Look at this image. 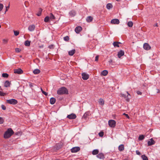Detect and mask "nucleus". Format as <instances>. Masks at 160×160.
<instances>
[{"instance_id":"nucleus-1","label":"nucleus","mask_w":160,"mask_h":160,"mask_svg":"<svg viewBox=\"0 0 160 160\" xmlns=\"http://www.w3.org/2000/svg\"><path fill=\"white\" fill-rule=\"evenodd\" d=\"M13 133L14 132L12 129V128H9L5 132L4 134V138L5 139L9 138Z\"/></svg>"},{"instance_id":"nucleus-2","label":"nucleus","mask_w":160,"mask_h":160,"mask_svg":"<svg viewBox=\"0 0 160 160\" xmlns=\"http://www.w3.org/2000/svg\"><path fill=\"white\" fill-rule=\"evenodd\" d=\"M57 93L59 95L68 94V89L65 87H62L59 88L57 91Z\"/></svg>"},{"instance_id":"nucleus-3","label":"nucleus","mask_w":160,"mask_h":160,"mask_svg":"<svg viewBox=\"0 0 160 160\" xmlns=\"http://www.w3.org/2000/svg\"><path fill=\"white\" fill-rule=\"evenodd\" d=\"M63 145V142L62 141H61L60 142L57 144L54 147L55 150H58L61 148Z\"/></svg>"},{"instance_id":"nucleus-4","label":"nucleus","mask_w":160,"mask_h":160,"mask_svg":"<svg viewBox=\"0 0 160 160\" xmlns=\"http://www.w3.org/2000/svg\"><path fill=\"white\" fill-rule=\"evenodd\" d=\"M7 103L12 105H16L17 104L18 102L17 100L14 99H11L7 100L6 101Z\"/></svg>"},{"instance_id":"nucleus-5","label":"nucleus","mask_w":160,"mask_h":160,"mask_svg":"<svg viewBox=\"0 0 160 160\" xmlns=\"http://www.w3.org/2000/svg\"><path fill=\"white\" fill-rule=\"evenodd\" d=\"M116 122L114 120H110L108 121V124L111 127H115L116 126Z\"/></svg>"},{"instance_id":"nucleus-6","label":"nucleus","mask_w":160,"mask_h":160,"mask_svg":"<svg viewBox=\"0 0 160 160\" xmlns=\"http://www.w3.org/2000/svg\"><path fill=\"white\" fill-rule=\"evenodd\" d=\"M14 73L19 74H21L23 72V71L20 68L14 69Z\"/></svg>"},{"instance_id":"nucleus-7","label":"nucleus","mask_w":160,"mask_h":160,"mask_svg":"<svg viewBox=\"0 0 160 160\" xmlns=\"http://www.w3.org/2000/svg\"><path fill=\"white\" fill-rule=\"evenodd\" d=\"M80 150V148L78 147H74L71 149L72 152L75 153L79 151Z\"/></svg>"},{"instance_id":"nucleus-8","label":"nucleus","mask_w":160,"mask_h":160,"mask_svg":"<svg viewBox=\"0 0 160 160\" xmlns=\"http://www.w3.org/2000/svg\"><path fill=\"white\" fill-rule=\"evenodd\" d=\"M76 115L74 113H72L67 116V118L70 119H73L76 118Z\"/></svg>"},{"instance_id":"nucleus-9","label":"nucleus","mask_w":160,"mask_h":160,"mask_svg":"<svg viewBox=\"0 0 160 160\" xmlns=\"http://www.w3.org/2000/svg\"><path fill=\"white\" fill-rule=\"evenodd\" d=\"M91 115V113L90 112H86L82 117V119H84L85 120H86L87 117L88 116H90Z\"/></svg>"},{"instance_id":"nucleus-10","label":"nucleus","mask_w":160,"mask_h":160,"mask_svg":"<svg viewBox=\"0 0 160 160\" xmlns=\"http://www.w3.org/2000/svg\"><path fill=\"white\" fill-rule=\"evenodd\" d=\"M82 78L84 80H87L89 77V76L88 74L84 72L82 74Z\"/></svg>"},{"instance_id":"nucleus-11","label":"nucleus","mask_w":160,"mask_h":160,"mask_svg":"<svg viewBox=\"0 0 160 160\" xmlns=\"http://www.w3.org/2000/svg\"><path fill=\"white\" fill-rule=\"evenodd\" d=\"M155 143V141L152 138L150 139L149 141H148V146H151L154 144Z\"/></svg>"},{"instance_id":"nucleus-12","label":"nucleus","mask_w":160,"mask_h":160,"mask_svg":"<svg viewBox=\"0 0 160 160\" xmlns=\"http://www.w3.org/2000/svg\"><path fill=\"white\" fill-rule=\"evenodd\" d=\"M143 47L146 50H149L151 48L150 46L147 43H145L144 44Z\"/></svg>"},{"instance_id":"nucleus-13","label":"nucleus","mask_w":160,"mask_h":160,"mask_svg":"<svg viewBox=\"0 0 160 160\" xmlns=\"http://www.w3.org/2000/svg\"><path fill=\"white\" fill-rule=\"evenodd\" d=\"M111 23L114 24H118L119 22V20L118 19H114L111 20Z\"/></svg>"},{"instance_id":"nucleus-14","label":"nucleus","mask_w":160,"mask_h":160,"mask_svg":"<svg viewBox=\"0 0 160 160\" xmlns=\"http://www.w3.org/2000/svg\"><path fill=\"white\" fill-rule=\"evenodd\" d=\"M82 28L81 26H78L76 27L75 29V31L76 33H79L81 31Z\"/></svg>"},{"instance_id":"nucleus-15","label":"nucleus","mask_w":160,"mask_h":160,"mask_svg":"<svg viewBox=\"0 0 160 160\" xmlns=\"http://www.w3.org/2000/svg\"><path fill=\"white\" fill-rule=\"evenodd\" d=\"M124 52L122 50H121L118 52V58H120L122 56L124 55Z\"/></svg>"},{"instance_id":"nucleus-16","label":"nucleus","mask_w":160,"mask_h":160,"mask_svg":"<svg viewBox=\"0 0 160 160\" xmlns=\"http://www.w3.org/2000/svg\"><path fill=\"white\" fill-rule=\"evenodd\" d=\"M97 157L100 159H103L105 158L104 155L102 153H99L97 155Z\"/></svg>"},{"instance_id":"nucleus-17","label":"nucleus","mask_w":160,"mask_h":160,"mask_svg":"<svg viewBox=\"0 0 160 160\" xmlns=\"http://www.w3.org/2000/svg\"><path fill=\"white\" fill-rule=\"evenodd\" d=\"M10 84H11L10 82H9L7 80L4 82V86L5 87H8L10 86Z\"/></svg>"},{"instance_id":"nucleus-18","label":"nucleus","mask_w":160,"mask_h":160,"mask_svg":"<svg viewBox=\"0 0 160 160\" xmlns=\"http://www.w3.org/2000/svg\"><path fill=\"white\" fill-rule=\"evenodd\" d=\"M35 28V26L34 25H30L28 28V30L30 31H33Z\"/></svg>"},{"instance_id":"nucleus-19","label":"nucleus","mask_w":160,"mask_h":160,"mask_svg":"<svg viewBox=\"0 0 160 160\" xmlns=\"http://www.w3.org/2000/svg\"><path fill=\"white\" fill-rule=\"evenodd\" d=\"M69 14L71 17H74L76 14V12L74 10H72L69 12Z\"/></svg>"},{"instance_id":"nucleus-20","label":"nucleus","mask_w":160,"mask_h":160,"mask_svg":"<svg viewBox=\"0 0 160 160\" xmlns=\"http://www.w3.org/2000/svg\"><path fill=\"white\" fill-rule=\"evenodd\" d=\"M124 149V146L123 144H121L118 147V150L120 151H122Z\"/></svg>"},{"instance_id":"nucleus-21","label":"nucleus","mask_w":160,"mask_h":160,"mask_svg":"<svg viewBox=\"0 0 160 160\" xmlns=\"http://www.w3.org/2000/svg\"><path fill=\"white\" fill-rule=\"evenodd\" d=\"M93 18L91 16H88L86 18V21L88 22H91Z\"/></svg>"},{"instance_id":"nucleus-22","label":"nucleus","mask_w":160,"mask_h":160,"mask_svg":"<svg viewBox=\"0 0 160 160\" xmlns=\"http://www.w3.org/2000/svg\"><path fill=\"white\" fill-rule=\"evenodd\" d=\"M56 99L54 98H51L50 99V102L51 104H53L56 102Z\"/></svg>"},{"instance_id":"nucleus-23","label":"nucleus","mask_w":160,"mask_h":160,"mask_svg":"<svg viewBox=\"0 0 160 160\" xmlns=\"http://www.w3.org/2000/svg\"><path fill=\"white\" fill-rule=\"evenodd\" d=\"M121 43L119 42H113V45L115 47H119V44H121Z\"/></svg>"},{"instance_id":"nucleus-24","label":"nucleus","mask_w":160,"mask_h":160,"mask_svg":"<svg viewBox=\"0 0 160 160\" xmlns=\"http://www.w3.org/2000/svg\"><path fill=\"white\" fill-rule=\"evenodd\" d=\"M98 152H99V150L97 149H94L92 151V154L93 155H97V154H98Z\"/></svg>"},{"instance_id":"nucleus-25","label":"nucleus","mask_w":160,"mask_h":160,"mask_svg":"<svg viewBox=\"0 0 160 160\" xmlns=\"http://www.w3.org/2000/svg\"><path fill=\"white\" fill-rule=\"evenodd\" d=\"M75 49L72 50L68 52V54L70 56H72L75 53Z\"/></svg>"},{"instance_id":"nucleus-26","label":"nucleus","mask_w":160,"mask_h":160,"mask_svg":"<svg viewBox=\"0 0 160 160\" xmlns=\"http://www.w3.org/2000/svg\"><path fill=\"white\" fill-rule=\"evenodd\" d=\"M31 41L28 40L24 42V45L26 46H30Z\"/></svg>"},{"instance_id":"nucleus-27","label":"nucleus","mask_w":160,"mask_h":160,"mask_svg":"<svg viewBox=\"0 0 160 160\" xmlns=\"http://www.w3.org/2000/svg\"><path fill=\"white\" fill-rule=\"evenodd\" d=\"M108 72L107 70H104L101 72V74L103 76H105L107 75Z\"/></svg>"},{"instance_id":"nucleus-28","label":"nucleus","mask_w":160,"mask_h":160,"mask_svg":"<svg viewBox=\"0 0 160 160\" xmlns=\"http://www.w3.org/2000/svg\"><path fill=\"white\" fill-rule=\"evenodd\" d=\"M99 103L101 105H103L104 104V102L103 99L100 98L99 99Z\"/></svg>"},{"instance_id":"nucleus-29","label":"nucleus","mask_w":160,"mask_h":160,"mask_svg":"<svg viewBox=\"0 0 160 160\" xmlns=\"http://www.w3.org/2000/svg\"><path fill=\"white\" fill-rule=\"evenodd\" d=\"M145 138V136L143 135H140L138 137L139 140H142L144 139Z\"/></svg>"},{"instance_id":"nucleus-30","label":"nucleus","mask_w":160,"mask_h":160,"mask_svg":"<svg viewBox=\"0 0 160 160\" xmlns=\"http://www.w3.org/2000/svg\"><path fill=\"white\" fill-rule=\"evenodd\" d=\"M126 93L127 94V96L126 95L124 94L121 93V95L122 97H124L125 98H127V97H128V95H130L128 92H126Z\"/></svg>"},{"instance_id":"nucleus-31","label":"nucleus","mask_w":160,"mask_h":160,"mask_svg":"<svg viewBox=\"0 0 160 160\" xmlns=\"http://www.w3.org/2000/svg\"><path fill=\"white\" fill-rule=\"evenodd\" d=\"M42 9L41 8H40L38 10V13L37 14V15L38 16H40L42 14Z\"/></svg>"},{"instance_id":"nucleus-32","label":"nucleus","mask_w":160,"mask_h":160,"mask_svg":"<svg viewBox=\"0 0 160 160\" xmlns=\"http://www.w3.org/2000/svg\"><path fill=\"white\" fill-rule=\"evenodd\" d=\"M106 7L108 9H109L112 8V6L111 3H108L107 4Z\"/></svg>"},{"instance_id":"nucleus-33","label":"nucleus","mask_w":160,"mask_h":160,"mask_svg":"<svg viewBox=\"0 0 160 160\" xmlns=\"http://www.w3.org/2000/svg\"><path fill=\"white\" fill-rule=\"evenodd\" d=\"M50 19L51 20H54L55 19V17L54 15L52 13H51L49 17Z\"/></svg>"},{"instance_id":"nucleus-34","label":"nucleus","mask_w":160,"mask_h":160,"mask_svg":"<svg viewBox=\"0 0 160 160\" xmlns=\"http://www.w3.org/2000/svg\"><path fill=\"white\" fill-rule=\"evenodd\" d=\"M40 70L38 69H36L33 71V73L34 74H38L40 72Z\"/></svg>"},{"instance_id":"nucleus-35","label":"nucleus","mask_w":160,"mask_h":160,"mask_svg":"<svg viewBox=\"0 0 160 160\" xmlns=\"http://www.w3.org/2000/svg\"><path fill=\"white\" fill-rule=\"evenodd\" d=\"M133 25V23L132 21H129L127 23V25L130 27H132Z\"/></svg>"},{"instance_id":"nucleus-36","label":"nucleus","mask_w":160,"mask_h":160,"mask_svg":"<svg viewBox=\"0 0 160 160\" xmlns=\"http://www.w3.org/2000/svg\"><path fill=\"white\" fill-rule=\"evenodd\" d=\"M143 160H148V157L145 155H143L141 156Z\"/></svg>"},{"instance_id":"nucleus-37","label":"nucleus","mask_w":160,"mask_h":160,"mask_svg":"<svg viewBox=\"0 0 160 160\" xmlns=\"http://www.w3.org/2000/svg\"><path fill=\"white\" fill-rule=\"evenodd\" d=\"M50 19V18L49 17L47 16L44 19V21L45 22H48L49 21V20Z\"/></svg>"},{"instance_id":"nucleus-38","label":"nucleus","mask_w":160,"mask_h":160,"mask_svg":"<svg viewBox=\"0 0 160 160\" xmlns=\"http://www.w3.org/2000/svg\"><path fill=\"white\" fill-rule=\"evenodd\" d=\"M2 77L4 78H7L8 77V74L7 73H3L2 74Z\"/></svg>"},{"instance_id":"nucleus-39","label":"nucleus","mask_w":160,"mask_h":160,"mask_svg":"<svg viewBox=\"0 0 160 160\" xmlns=\"http://www.w3.org/2000/svg\"><path fill=\"white\" fill-rule=\"evenodd\" d=\"M98 135L100 137H102L103 136L104 132L102 131H101L99 133Z\"/></svg>"},{"instance_id":"nucleus-40","label":"nucleus","mask_w":160,"mask_h":160,"mask_svg":"<svg viewBox=\"0 0 160 160\" xmlns=\"http://www.w3.org/2000/svg\"><path fill=\"white\" fill-rule=\"evenodd\" d=\"M64 40L66 41H68L69 40V37L68 36H66L64 38Z\"/></svg>"},{"instance_id":"nucleus-41","label":"nucleus","mask_w":160,"mask_h":160,"mask_svg":"<svg viewBox=\"0 0 160 160\" xmlns=\"http://www.w3.org/2000/svg\"><path fill=\"white\" fill-rule=\"evenodd\" d=\"M8 42V40L6 39H3L2 40V42L3 44H6Z\"/></svg>"},{"instance_id":"nucleus-42","label":"nucleus","mask_w":160,"mask_h":160,"mask_svg":"<svg viewBox=\"0 0 160 160\" xmlns=\"http://www.w3.org/2000/svg\"><path fill=\"white\" fill-rule=\"evenodd\" d=\"M6 94L5 93L0 91V96H4Z\"/></svg>"},{"instance_id":"nucleus-43","label":"nucleus","mask_w":160,"mask_h":160,"mask_svg":"<svg viewBox=\"0 0 160 160\" xmlns=\"http://www.w3.org/2000/svg\"><path fill=\"white\" fill-rule=\"evenodd\" d=\"M14 34L15 36H17L19 34V32L18 31H14Z\"/></svg>"},{"instance_id":"nucleus-44","label":"nucleus","mask_w":160,"mask_h":160,"mask_svg":"<svg viewBox=\"0 0 160 160\" xmlns=\"http://www.w3.org/2000/svg\"><path fill=\"white\" fill-rule=\"evenodd\" d=\"M3 122L4 121L2 118L0 117V124H2Z\"/></svg>"},{"instance_id":"nucleus-45","label":"nucleus","mask_w":160,"mask_h":160,"mask_svg":"<svg viewBox=\"0 0 160 160\" xmlns=\"http://www.w3.org/2000/svg\"><path fill=\"white\" fill-rule=\"evenodd\" d=\"M21 50L19 48H17L15 49V51L16 52L18 53L20 52Z\"/></svg>"},{"instance_id":"nucleus-46","label":"nucleus","mask_w":160,"mask_h":160,"mask_svg":"<svg viewBox=\"0 0 160 160\" xmlns=\"http://www.w3.org/2000/svg\"><path fill=\"white\" fill-rule=\"evenodd\" d=\"M3 6L2 4H0V12L2 10L3 8Z\"/></svg>"},{"instance_id":"nucleus-47","label":"nucleus","mask_w":160,"mask_h":160,"mask_svg":"<svg viewBox=\"0 0 160 160\" xmlns=\"http://www.w3.org/2000/svg\"><path fill=\"white\" fill-rule=\"evenodd\" d=\"M33 84L31 82H29V86L30 88H32L33 87Z\"/></svg>"},{"instance_id":"nucleus-48","label":"nucleus","mask_w":160,"mask_h":160,"mask_svg":"<svg viewBox=\"0 0 160 160\" xmlns=\"http://www.w3.org/2000/svg\"><path fill=\"white\" fill-rule=\"evenodd\" d=\"M9 7H10L9 4L8 6L6 7V10H5V13L6 12L8 11V9L9 8Z\"/></svg>"},{"instance_id":"nucleus-49","label":"nucleus","mask_w":160,"mask_h":160,"mask_svg":"<svg viewBox=\"0 0 160 160\" xmlns=\"http://www.w3.org/2000/svg\"><path fill=\"white\" fill-rule=\"evenodd\" d=\"M1 108H2L3 110H5L6 109V107L3 105H1Z\"/></svg>"},{"instance_id":"nucleus-50","label":"nucleus","mask_w":160,"mask_h":160,"mask_svg":"<svg viewBox=\"0 0 160 160\" xmlns=\"http://www.w3.org/2000/svg\"><path fill=\"white\" fill-rule=\"evenodd\" d=\"M123 114L125 115L129 119V117L128 114L124 113Z\"/></svg>"},{"instance_id":"nucleus-51","label":"nucleus","mask_w":160,"mask_h":160,"mask_svg":"<svg viewBox=\"0 0 160 160\" xmlns=\"http://www.w3.org/2000/svg\"><path fill=\"white\" fill-rule=\"evenodd\" d=\"M53 45H49L48 46V48L50 49H52L53 48Z\"/></svg>"},{"instance_id":"nucleus-52","label":"nucleus","mask_w":160,"mask_h":160,"mask_svg":"<svg viewBox=\"0 0 160 160\" xmlns=\"http://www.w3.org/2000/svg\"><path fill=\"white\" fill-rule=\"evenodd\" d=\"M137 93L138 95H141L142 94V92L140 91H138L137 92Z\"/></svg>"},{"instance_id":"nucleus-53","label":"nucleus","mask_w":160,"mask_h":160,"mask_svg":"<svg viewBox=\"0 0 160 160\" xmlns=\"http://www.w3.org/2000/svg\"><path fill=\"white\" fill-rule=\"evenodd\" d=\"M136 154L138 155H140L141 154L140 152L138 150H136Z\"/></svg>"},{"instance_id":"nucleus-54","label":"nucleus","mask_w":160,"mask_h":160,"mask_svg":"<svg viewBox=\"0 0 160 160\" xmlns=\"http://www.w3.org/2000/svg\"><path fill=\"white\" fill-rule=\"evenodd\" d=\"M42 93H43L45 95L47 96L48 95V93L44 91H42Z\"/></svg>"},{"instance_id":"nucleus-55","label":"nucleus","mask_w":160,"mask_h":160,"mask_svg":"<svg viewBox=\"0 0 160 160\" xmlns=\"http://www.w3.org/2000/svg\"><path fill=\"white\" fill-rule=\"evenodd\" d=\"M98 56H97L95 57V61H97L98 60Z\"/></svg>"},{"instance_id":"nucleus-56","label":"nucleus","mask_w":160,"mask_h":160,"mask_svg":"<svg viewBox=\"0 0 160 160\" xmlns=\"http://www.w3.org/2000/svg\"><path fill=\"white\" fill-rule=\"evenodd\" d=\"M128 97H127V98H126V100L128 102L129 101V99L127 98Z\"/></svg>"},{"instance_id":"nucleus-57","label":"nucleus","mask_w":160,"mask_h":160,"mask_svg":"<svg viewBox=\"0 0 160 160\" xmlns=\"http://www.w3.org/2000/svg\"><path fill=\"white\" fill-rule=\"evenodd\" d=\"M112 62V60L111 59H110L109 61H108V62L110 63H111Z\"/></svg>"},{"instance_id":"nucleus-58","label":"nucleus","mask_w":160,"mask_h":160,"mask_svg":"<svg viewBox=\"0 0 160 160\" xmlns=\"http://www.w3.org/2000/svg\"><path fill=\"white\" fill-rule=\"evenodd\" d=\"M19 132H15V135H18V134H19Z\"/></svg>"},{"instance_id":"nucleus-59","label":"nucleus","mask_w":160,"mask_h":160,"mask_svg":"<svg viewBox=\"0 0 160 160\" xmlns=\"http://www.w3.org/2000/svg\"><path fill=\"white\" fill-rule=\"evenodd\" d=\"M158 93H160V90H158V92H157Z\"/></svg>"},{"instance_id":"nucleus-60","label":"nucleus","mask_w":160,"mask_h":160,"mask_svg":"<svg viewBox=\"0 0 160 160\" xmlns=\"http://www.w3.org/2000/svg\"><path fill=\"white\" fill-rule=\"evenodd\" d=\"M41 90L42 92V91H43L41 88Z\"/></svg>"},{"instance_id":"nucleus-61","label":"nucleus","mask_w":160,"mask_h":160,"mask_svg":"<svg viewBox=\"0 0 160 160\" xmlns=\"http://www.w3.org/2000/svg\"><path fill=\"white\" fill-rule=\"evenodd\" d=\"M1 28V25H0V28Z\"/></svg>"}]
</instances>
